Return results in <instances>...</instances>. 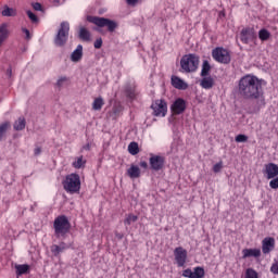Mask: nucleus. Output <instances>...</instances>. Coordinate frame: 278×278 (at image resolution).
I'll use <instances>...</instances> for the list:
<instances>
[{
	"label": "nucleus",
	"instance_id": "1",
	"mask_svg": "<svg viewBox=\"0 0 278 278\" xmlns=\"http://www.w3.org/2000/svg\"><path fill=\"white\" fill-rule=\"evenodd\" d=\"M263 84H266L264 79H260L257 76L251 74H247L239 79V97L247 101H256V108L251 112L252 114H257L266 105Z\"/></svg>",
	"mask_w": 278,
	"mask_h": 278
},
{
	"label": "nucleus",
	"instance_id": "2",
	"mask_svg": "<svg viewBox=\"0 0 278 278\" xmlns=\"http://www.w3.org/2000/svg\"><path fill=\"white\" fill-rule=\"evenodd\" d=\"M201 63V58L198 54L189 53L182 55L180 59V72L181 73H197L199 71V64Z\"/></svg>",
	"mask_w": 278,
	"mask_h": 278
},
{
	"label": "nucleus",
	"instance_id": "3",
	"mask_svg": "<svg viewBox=\"0 0 278 278\" xmlns=\"http://www.w3.org/2000/svg\"><path fill=\"white\" fill-rule=\"evenodd\" d=\"M71 222L66 215H59L53 222V229L55 238H66L71 233Z\"/></svg>",
	"mask_w": 278,
	"mask_h": 278
},
{
	"label": "nucleus",
	"instance_id": "4",
	"mask_svg": "<svg viewBox=\"0 0 278 278\" xmlns=\"http://www.w3.org/2000/svg\"><path fill=\"white\" fill-rule=\"evenodd\" d=\"M87 21L88 23H92L93 25H97V27H101V28L106 27L110 34H114V31H116V29L118 28V23L108 17L88 15Z\"/></svg>",
	"mask_w": 278,
	"mask_h": 278
},
{
	"label": "nucleus",
	"instance_id": "5",
	"mask_svg": "<svg viewBox=\"0 0 278 278\" xmlns=\"http://www.w3.org/2000/svg\"><path fill=\"white\" fill-rule=\"evenodd\" d=\"M63 188L70 194H77L81 190V179L79 174H70L65 177L63 181Z\"/></svg>",
	"mask_w": 278,
	"mask_h": 278
},
{
	"label": "nucleus",
	"instance_id": "6",
	"mask_svg": "<svg viewBox=\"0 0 278 278\" xmlns=\"http://www.w3.org/2000/svg\"><path fill=\"white\" fill-rule=\"evenodd\" d=\"M70 33L71 24L68 22H62L54 37L55 47H66V42H68Z\"/></svg>",
	"mask_w": 278,
	"mask_h": 278
},
{
	"label": "nucleus",
	"instance_id": "7",
	"mask_svg": "<svg viewBox=\"0 0 278 278\" xmlns=\"http://www.w3.org/2000/svg\"><path fill=\"white\" fill-rule=\"evenodd\" d=\"M212 58L215 60V62H218V64H230L231 63V54L229 53V50L217 47L212 50Z\"/></svg>",
	"mask_w": 278,
	"mask_h": 278
},
{
	"label": "nucleus",
	"instance_id": "8",
	"mask_svg": "<svg viewBox=\"0 0 278 278\" xmlns=\"http://www.w3.org/2000/svg\"><path fill=\"white\" fill-rule=\"evenodd\" d=\"M149 164L151 170L155 173L164 169V164H166V157L162 155L150 154Z\"/></svg>",
	"mask_w": 278,
	"mask_h": 278
},
{
	"label": "nucleus",
	"instance_id": "9",
	"mask_svg": "<svg viewBox=\"0 0 278 278\" xmlns=\"http://www.w3.org/2000/svg\"><path fill=\"white\" fill-rule=\"evenodd\" d=\"M257 39V33H255V28L245 27L240 31V40L243 45H249V42H253V40Z\"/></svg>",
	"mask_w": 278,
	"mask_h": 278
},
{
	"label": "nucleus",
	"instance_id": "10",
	"mask_svg": "<svg viewBox=\"0 0 278 278\" xmlns=\"http://www.w3.org/2000/svg\"><path fill=\"white\" fill-rule=\"evenodd\" d=\"M174 257L178 268H184L188 260V250L184 249L182 247L176 248L174 250Z\"/></svg>",
	"mask_w": 278,
	"mask_h": 278
},
{
	"label": "nucleus",
	"instance_id": "11",
	"mask_svg": "<svg viewBox=\"0 0 278 278\" xmlns=\"http://www.w3.org/2000/svg\"><path fill=\"white\" fill-rule=\"evenodd\" d=\"M151 109L153 116H166V112H168V106L164 100H156L151 104Z\"/></svg>",
	"mask_w": 278,
	"mask_h": 278
},
{
	"label": "nucleus",
	"instance_id": "12",
	"mask_svg": "<svg viewBox=\"0 0 278 278\" xmlns=\"http://www.w3.org/2000/svg\"><path fill=\"white\" fill-rule=\"evenodd\" d=\"M123 92L128 101H136V99H138V88L136 84L127 83L123 87Z\"/></svg>",
	"mask_w": 278,
	"mask_h": 278
},
{
	"label": "nucleus",
	"instance_id": "13",
	"mask_svg": "<svg viewBox=\"0 0 278 278\" xmlns=\"http://www.w3.org/2000/svg\"><path fill=\"white\" fill-rule=\"evenodd\" d=\"M262 173L266 179H275V177H278V165L275 163H267L264 165Z\"/></svg>",
	"mask_w": 278,
	"mask_h": 278
},
{
	"label": "nucleus",
	"instance_id": "14",
	"mask_svg": "<svg viewBox=\"0 0 278 278\" xmlns=\"http://www.w3.org/2000/svg\"><path fill=\"white\" fill-rule=\"evenodd\" d=\"M170 111L177 116H179V114H184L186 112V100L177 98L170 105Z\"/></svg>",
	"mask_w": 278,
	"mask_h": 278
},
{
	"label": "nucleus",
	"instance_id": "15",
	"mask_svg": "<svg viewBox=\"0 0 278 278\" xmlns=\"http://www.w3.org/2000/svg\"><path fill=\"white\" fill-rule=\"evenodd\" d=\"M271 251H275V238L266 237L262 241V253L268 255Z\"/></svg>",
	"mask_w": 278,
	"mask_h": 278
},
{
	"label": "nucleus",
	"instance_id": "16",
	"mask_svg": "<svg viewBox=\"0 0 278 278\" xmlns=\"http://www.w3.org/2000/svg\"><path fill=\"white\" fill-rule=\"evenodd\" d=\"M66 249H71V245L66 244V242L62 241L60 244H53L50 248V251L54 257H58L63 251H66Z\"/></svg>",
	"mask_w": 278,
	"mask_h": 278
},
{
	"label": "nucleus",
	"instance_id": "17",
	"mask_svg": "<svg viewBox=\"0 0 278 278\" xmlns=\"http://www.w3.org/2000/svg\"><path fill=\"white\" fill-rule=\"evenodd\" d=\"M172 86L176 88V90H188V85L184 79L179 78V76H172Z\"/></svg>",
	"mask_w": 278,
	"mask_h": 278
},
{
	"label": "nucleus",
	"instance_id": "18",
	"mask_svg": "<svg viewBox=\"0 0 278 278\" xmlns=\"http://www.w3.org/2000/svg\"><path fill=\"white\" fill-rule=\"evenodd\" d=\"M248 257H262V250L255 249H243L242 250V260H247Z\"/></svg>",
	"mask_w": 278,
	"mask_h": 278
},
{
	"label": "nucleus",
	"instance_id": "19",
	"mask_svg": "<svg viewBox=\"0 0 278 278\" xmlns=\"http://www.w3.org/2000/svg\"><path fill=\"white\" fill-rule=\"evenodd\" d=\"M81 58H84V46L78 45L76 49L71 54L72 62H81Z\"/></svg>",
	"mask_w": 278,
	"mask_h": 278
},
{
	"label": "nucleus",
	"instance_id": "20",
	"mask_svg": "<svg viewBox=\"0 0 278 278\" xmlns=\"http://www.w3.org/2000/svg\"><path fill=\"white\" fill-rule=\"evenodd\" d=\"M202 79L200 81L201 88L204 90H212L214 88V78L212 76H201Z\"/></svg>",
	"mask_w": 278,
	"mask_h": 278
},
{
	"label": "nucleus",
	"instance_id": "21",
	"mask_svg": "<svg viewBox=\"0 0 278 278\" xmlns=\"http://www.w3.org/2000/svg\"><path fill=\"white\" fill-rule=\"evenodd\" d=\"M10 36V30L8 29V23H3L0 25V47L3 45L4 40H8Z\"/></svg>",
	"mask_w": 278,
	"mask_h": 278
},
{
	"label": "nucleus",
	"instance_id": "22",
	"mask_svg": "<svg viewBox=\"0 0 278 278\" xmlns=\"http://www.w3.org/2000/svg\"><path fill=\"white\" fill-rule=\"evenodd\" d=\"M90 30L86 27H80L78 31V38L79 40H83L84 42H90Z\"/></svg>",
	"mask_w": 278,
	"mask_h": 278
},
{
	"label": "nucleus",
	"instance_id": "23",
	"mask_svg": "<svg viewBox=\"0 0 278 278\" xmlns=\"http://www.w3.org/2000/svg\"><path fill=\"white\" fill-rule=\"evenodd\" d=\"M212 72V65L210 64V61L204 60L202 63V70L200 73L201 77H210V73Z\"/></svg>",
	"mask_w": 278,
	"mask_h": 278
},
{
	"label": "nucleus",
	"instance_id": "24",
	"mask_svg": "<svg viewBox=\"0 0 278 278\" xmlns=\"http://www.w3.org/2000/svg\"><path fill=\"white\" fill-rule=\"evenodd\" d=\"M103 105H105V101L103 100V97H98L92 102V110H94V112H100Z\"/></svg>",
	"mask_w": 278,
	"mask_h": 278
},
{
	"label": "nucleus",
	"instance_id": "25",
	"mask_svg": "<svg viewBox=\"0 0 278 278\" xmlns=\"http://www.w3.org/2000/svg\"><path fill=\"white\" fill-rule=\"evenodd\" d=\"M127 174L131 179H138V177H140V167L131 165L130 168L127 169Z\"/></svg>",
	"mask_w": 278,
	"mask_h": 278
},
{
	"label": "nucleus",
	"instance_id": "26",
	"mask_svg": "<svg viewBox=\"0 0 278 278\" xmlns=\"http://www.w3.org/2000/svg\"><path fill=\"white\" fill-rule=\"evenodd\" d=\"M25 125H27L25 117H20L17 121L14 122L13 128L15 131H23V129H25Z\"/></svg>",
	"mask_w": 278,
	"mask_h": 278
},
{
	"label": "nucleus",
	"instance_id": "27",
	"mask_svg": "<svg viewBox=\"0 0 278 278\" xmlns=\"http://www.w3.org/2000/svg\"><path fill=\"white\" fill-rule=\"evenodd\" d=\"M15 270H16L17 277L27 275L29 273V265L27 264L15 265Z\"/></svg>",
	"mask_w": 278,
	"mask_h": 278
},
{
	"label": "nucleus",
	"instance_id": "28",
	"mask_svg": "<svg viewBox=\"0 0 278 278\" xmlns=\"http://www.w3.org/2000/svg\"><path fill=\"white\" fill-rule=\"evenodd\" d=\"M2 16H16V9L5 4L1 11Z\"/></svg>",
	"mask_w": 278,
	"mask_h": 278
},
{
	"label": "nucleus",
	"instance_id": "29",
	"mask_svg": "<svg viewBox=\"0 0 278 278\" xmlns=\"http://www.w3.org/2000/svg\"><path fill=\"white\" fill-rule=\"evenodd\" d=\"M205 277V269L201 266L194 267L191 278H203Z\"/></svg>",
	"mask_w": 278,
	"mask_h": 278
},
{
	"label": "nucleus",
	"instance_id": "30",
	"mask_svg": "<svg viewBox=\"0 0 278 278\" xmlns=\"http://www.w3.org/2000/svg\"><path fill=\"white\" fill-rule=\"evenodd\" d=\"M128 153H130V155H138L140 153V148L138 147V142L132 141L129 143Z\"/></svg>",
	"mask_w": 278,
	"mask_h": 278
},
{
	"label": "nucleus",
	"instance_id": "31",
	"mask_svg": "<svg viewBox=\"0 0 278 278\" xmlns=\"http://www.w3.org/2000/svg\"><path fill=\"white\" fill-rule=\"evenodd\" d=\"M258 38L262 40V42H266V40L270 39V31L268 29L263 28L258 31Z\"/></svg>",
	"mask_w": 278,
	"mask_h": 278
},
{
	"label": "nucleus",
	"instance_id": "32",
	"mask_svg": "<svg viewBox=\"0 0 278 278\" xmlns=\"http://www.w3.org/2000/svg\"><path fill=\"white\" fill-rule=\"evenodd\" d=\"M8 129H10V122H4L0 125V140H3Z\"/></svg>",
	"mask_w": 278,
	"mask_h": 278
},
{
	"label": "nucleus",
	"instance_id": "33",
	"mask_svg": "<svg viewBox=\"0 0 278 278\" xmlns=\"http://www.w3.org/2000/svg\"><path fill=\"white\" fill-rule=\"evenodd\" d=\"M74 168H84L86 166V161H84V156L77 157L75 162L72 163Z\"/></svg>",
	"mask_w": 278,
	"mask_h": 278
},
{
	"label": "nucleus",
	"instance_id": "34",
	"mask_svg": "<svg viewBox=\"0 0 278 278\" xmlns=\"http://www.w3.org/2000/svg\"><path fill=\"white\" fill-rule=\"evenodd\" d=\"M138 220V215L129 214L125 219H124V225L126 227H129L131 223H136Z\"/></svg>",
	"mask_w": 278,
	"mask_h": 278
},
{
	"label": "nucleus",
	"instance_id": "35",
	"mask_svg": "<svg viewBox=\"0 0 278 278\" xmlns=\"http://www.w3.org/2000/svg\"><path fill=\"white\" fill-rule=\"evenodd\" d=\"M26 14L28 16V18L31 21V23L36 24V23H40V20L38 18V15L35 14L34 12L31 11H26Z\"/></svg>",
	"mask_w": 278,
	"mask_h": 278
},
{
	"label": "nucleus",
	"instance_id": "36",
	"mask_svg": "<svg viewBox=\"0 0 278 278\" xmlns=\"http://www.w3.org/2000/svg\"><path fill=\"white\" fill-rule=\"evenodd\" d=\"M245 278H258V274L253 268H248L245 270Z\"/></svg>",
	"mask_w": 278,
	"mask_h": 278
},
{
	"label": "nucleus",
	"instance_id": "37",
	"mask_svg": "<svg viewBox=\"0 0 278 278\" xmlns=\"http://www.w3.org/2000/svg\"><path fill=\"white\" fill-rule=\"evenodd\" d=\"M112 112L115 116H118L123 112V105L121 103L113 105Z\"/></svg>",
	"mask_w": 278,
	"mask_h": 278
},
{
	"label": "nucleus",
	"instance_id": "38",
	"mask_svg": "<svg viewBox=\"0 0 278 278\" xmlns=\"http://www.w3.org/2000/svg\"><path fill=\"white\" fill-rule=\"evenodd\" d=\"M31 8L36 11V12H45V9L42 8V4L40 2H33L31 3Z\"/></svg>",
	"mask_w": 278,
	"mask_h": 278
},
{
	"label": "nucleus",
	"instance_id": "39",
	"mask_svg": "<svg viewBox=\"0 0 278 278\" xmlns=\"http://www.w3.org/2000/svg\"><path fill=\"white\" fill-rule=\"evenodd\" d=\"M269 187L271 188V190H278V176L271 178V180L269 181Z\"/></svg>",
	"mask_w": 278,
	"mask_h": 278
},
{
	"label": "nucleus",
	"instance_id": "40",
	"mask_svg": "<svg viewBox=\"0 0 278 278\" xmlns=\"http://www.w3.org/2000/svg\"><path fill=\"white\" fill-rule=\"evenodd\" d=\"M65 81H68V78L66 76H62L58 79L55 86H58L59 89H61L64 86Z\"/></svg>",
	"mask_w": 278,
	"mask_h": 278
},
{
	"label": "nucleus",
	"instance_id": "41",
	"mask_svg": "<svg viewBox=\"0 0 278 278\" xmlns=\"http://www.w3.org/2000/svg\"><path fill=\"white\" fill-rule=\"evenodd\" d=\"M235 140L236 142H247L249 137L247 135H237Z\"/></svg>",
	"mask_w": 278,
	"mask_h": 278
},
{
	"label": "nucleus",
	"instance_id": "42",
	"mask_svg": "<svg viewBox=\"0 0 278 278\" xmlns=\"http://www.w3.org/2000/svg\"><path fill=\"white\" fill-rule=\"evenodd\" d=\"M94 49H101V47H103V39L102 38H98L94 43H93Z\"/></svg>",
	"mask_w": 278,
	"mask_h": 278
},
{
	"label": "nucleus",
	"instance_id": "43",
	"mask_svg": "<svg viewBox=\"0 0 278 278\" xmlns=\"http://www.w3.org/2000/svg\"><path fill=\"white\" fill-rule=\"evenodd\" d=\"M213 170H214L215 173H220V170H223V162L216 163V164L213 166Z\"/></svg>",
	"mask_w": 278,
	"mask_h": 278
},
{
	"label": "nucleus",
	"instance_id": "44",
	"mask_svg": "<svg viewBox=\"0 0 278 278\" xmlns=\"http://www.w3.org/2000/svg\"><path fill=\"white\" fill-rule=\"evenodd\" d=\"M270 273H273V275H278V262L270 266Z\"/></svg>",
	"mask_w": 278,
	"mask_h": 278
},
{
	"label": "nucleus",
	"instance_id": "45",
	"mask_svg": "<svg viewBox=\"0 0 278 278\" xmlns=\"http://www.w3.org/2000/svg\"><path fill=\"white\" fill-rule=\"evenodd\" d=\"M182 277L192 278V269L187 268L182 271Z\"/></svg>",
	"mask_w": 278,
	"mask_h": 278
},
{
	"label": "nucleus",
	"instance_id": "46",
	"mask_svg": "<svg viewBox=\"0 0 278 278\" xmlns=\"http://www.w3.org/2000/svg\"><path fill=\"white\" fill-rule=\"evenodd\" d=\"M22 31H23V34H25V39L26 40H31V34L29 33V29H27V28H22Z\"/></svg>",
	"mask_w": 278,
	"mask_h": 278
},
{
	"label": "nucleus",
	"instance_id": "47",
	"mask_svg": "<svg viewBox=\"0 0 278 278\" xmlns=\"http://www.w3.org/2000/svg\"><path fill=\"white\" fill-rule=\"evenodd\" d=\"M42 153V149L40 147L35 148L34 155L38 156Z\"/></svg>",
	"mask_w": 278,
	"mask_h": 278
},
{
	"label": "nucleus",
	"instance_id": "48",
	"mask_svg": "<svg viewBox=\"0 0 278 278\" xmlns=\"http://www.w3.org/2000/svg\"><path fill=\"white\" fill-rule=\"evenodd\" d=\"M138 1H140V0H126V3H127V5L135 7L138 3Z\"/></svg>",
	"mask_w": 278,
	"mask_h": 278
},
{
	"label": "nucleus",
	"instance_id": "49",
	"mask_svg": "<svg viewBox=\"0 0 278 278\" xmlns=\"http://www.w3.org/2000/svg\"><path fill=\"white\" fill-rule=\"evenodd\" d=\"M139 166L141 167V168H149V163H147L146 161H141L140 163H139Z\"/></svg>",
	"mask_w": 278,
	"mask_h": 278
},
{
	"label": "nucleus",
	"instance_id": "50",
	"mask_svg": "<svg viewBox=\"0 0 278 278\" xmlns=\"http://www.w3.org/2000/svg\"><path fill=\"white\" fill-rule=\"evenodd\" d=\"M7 77H9V79L12 77V67H9L5 72Z\"/></svg>",
	"mask_w": 278,
	"mask_h": 278
},
{
	"label": "nucleus",
	"instance_id": "51",
	"mask_svg": "<svg viewBox=\"0 0 278 278\" xmlns=\"http://www.w3.org/2000/svg\"><path fill=\"white\" fill-rule=\"evenodd\" d=\"M115 238H117V240H123L124 235L121 233V232H116V233H115Z\"/></svg>",
	"mask_w": 278,
	"mask_h": 278
},
{
	"label": "nucleus",
	"instance_id": "52",
	"mask_svg": "<svg viewBox=\"0 0 278 278\" xmlns=\"http://www.w3.org/2000/svg\"><path fill=\"white\" fill-rule=\"evenodd\" d=\"M84 151H90V143H87L83 147Z\"/></svg>",
	"mask_w": 278,
	"mask_h": 278
}]
</instances>
